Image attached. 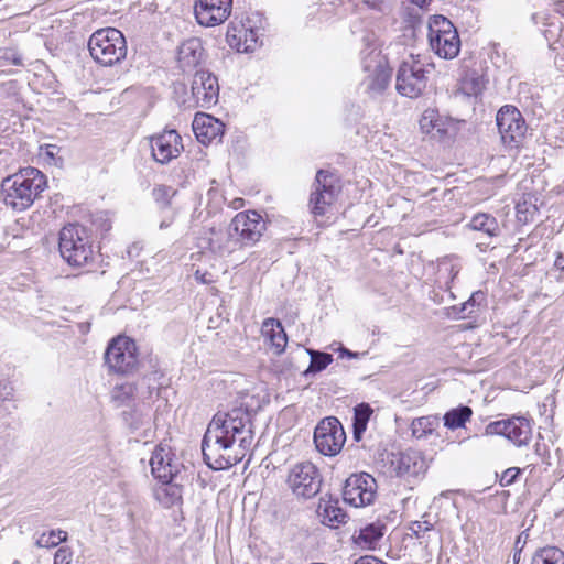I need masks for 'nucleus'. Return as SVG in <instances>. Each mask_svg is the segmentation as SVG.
Instances as JSON below:
<instances>
[{
	"label": "nucleus",
	"mask_w": 564,
	"mask_h": 564,
	"mask_svg": "<svg viewBox=\"0 0 564 564\" xmlns=\"http://www.w3.org/2000/svg\"><path fill=\"white\" fill-rule=\"evenodd\" d=\"M473 415V410L467 405H459L458 408L447 411L444 415V425L449 430H456L465 426Z\"/></svg>",
	"instance_id": "obj_29"
},
{
	"label": "nucleus",
	"mask_w": 564,
	"mask_h": 564,
	"mask_svg": "<svg viewBox=\"0 0 564 564\" xmlns=\"http://www.w3.org/2000/svg\"><path fill=\"white\" fill-rule=\"evenodd\" d=\"M261 334L265 341H269L275 354L280 355L284 351L288 343L286 333L279 319L267 318L261 326Z\"/></svg>",
	"instance_id": "obj_24"
},
{
	"label": "nucleus",
	"mask_w": 564,
	"mask_h": 564,
	"mask_svg": "<svg viewBox=\"0 0 564 564\" xmlns=\"http://www.w3.org/2000/svg\"><path fill=\"white\" fill-rule=\"evenodd\" d=\"M365 69H366V70H370V66H369V65H366V66H365Z\"/></svg>",
	"instance_id": "obj_56"
},
{
	"label": "nucleus",
	"mask_w": 564,
	"mask_h": 564,
	"mask_svg": "<svg viewBox=\"0 0 564 564\" xmlns=\"http://www.w3.org/2000/svg\"><path fill=\"white\" fill-rule=\"evenodd\" d=\"M318 513L323 519V523L332 528L346 523L347 520V514L339 506L338 500H322L318 505Z\"/></svg>",
	"instance_id": "obj_25"
},
{
	"label": "nucleus",
	"mask_w": 564,
	"mask_h": 564,
	"mask_svg": "<svg viewBox=\"0 0 564 564\" xmlns=\"http://www.w3.org/2000/svg\"><path fill=\"white\" fill-rule=\"evenodd\" d=\"M389 464L390 473L398 477H414L425 470V462L416 451L392 453Z\"/></svg>",
	"instance_id": "obj_19"
},
{
	"label": "nucleus",
	"mask_w": 564,
	"mask_h": 564,
	"mask_svg": "<svg viewBox=\"0 0 564 564\" xmlns=\"http://www.w3.org/2000/svg\"><path fill=\"white\" fill-rule=\"evenodd\" d=\"M232 0H195L194 14L199 25L213 28L223 24L230 15Z\"/></svg>",
	"instance_id": "obj_16"
},
{
	"label": "nucleus",
	"mask_w": 564,
	"mask_h": 564,
	"mask_svg": "<svg viewBox=\"0 0 564 564\" xmlns=\"http://www.w3.org/2000/svg\"><path fill=\"white\" fill-rule=\"evenodd\" d=\"M438 425L437 417L433 416H421L414 419L411 424L412 435L416 438L426 437L432 434L435 427Z\"/></svg>",
	"instance_id": "obj_34"
},
{
	"label": "nucleus",
	"mask_w": 564,
	"mask_h": 564,
	"mask_svg": "<svg viewBox=\"0 0 564 564\" xmlns=\"http://www.w3.org/2000/svg\"><path fill=\"white\" fill-rule=\"evenodd\" d=\"M73 560V551L68 546L59 547L54 554V564H70Z\"/></svg>",
	"instance_id": "obj_42"
},
{
	"label": "nucleus",
	"mask_w": 564,
	"mask_h": 564,
	"mask_svg": "<svg viewBox=\"0 0 564 564\" xmlns=\"http://www.w3.org/2000/svg\"><path fill=\"white\" fill-rule=\"evenodd\" d=\"M519 558H520V553H516V554L513 555V560H514V562H516V563H518Z\"/></svg>",
	"instance_id": "obj_55"
},
{
	"label": "nucleus",
	"mask_w": 564,
	"mask_h": 564,
	"mask_svg": "<svg viewBox=\"0 0 564 564\" xmlns=\"http://www.w3.org/2000/svg\"><path fill=\"white\" fill-rule=\"evenodd\" d=\"M354 564H387V563L376 556L365 555V556H360L359 558H357Z\"/></svg>",
	"instance_id": "obj_46"
},
{
	"label": "nucleus",
	"mask_w": 564,
	"mask_h": 564,
	"mask_svg": "<svg viewBox=\"0 0 564 564\" xmlns=\"http://www.w3.org/2000/svg\"><path fill=\"white\" fill-rule=\"evenodd\" d=\"M384 527L381 524L371 523L360 529L357 536V543L366 549H373L377 542L383 535Z\"/></svg>",
	"instance_id": "obj_31"
},
{
	"label": "nucleus",
	"mask_w": 564,
	"mask_h": 564,
	"mask_svg": "<svg viewBox=\"0 0 564 564\" xmlns=\"http://www.w3.org/2000/svg\"><path fill=\"white\" fill-rule=\"evenodd\" d=\"M465 88L468 89L469 95H478L481 93L484 85L482 79L480 77L471 78L470 82H465Z\"/></svg>",
	"instance_id": "obj_44"
},
{
	"label": "nucleus",
	"mask_w": 564,
	"mask_h": 564,
	"mask_svg": "<svg viewBox=\"0 0 564 564\" xmlns=\"http://www.w3.org/2000/svg\"><path fill=\"white\" fill-rule=\"evenodd\" d=\"M376 480L367 474H352L346 481L343 489L344 501L352 507H365L373 502L376 497Z\"/></svg>",
	"instance_id": "obj_14"
},
{
	"label": "nucleus",
	"mask_w": 564,
	"mask_h": 564,
	"mask_svg": "<svg viewBox=\"0 0 564 564\" xmlns=\"http://www.w3.org/2000/svg\"><path fill=\"white\" fill-rule=\"evenodd\" d=\"M163 486L158 489L156 498L165 507L170 508L182 502V487L173 484L172 480L162 481Z\"/></svg>",
	"instance_id": "obj_28"
},
{
	"label": "nucleus",
	"mask_w": 564,
	"mask_h": 564,
	"mask_svg": "<svg viewBox=\"0 0 564 564\" xmlns=\"http://www.w3.org/2000/svg\"><path fill=\"white\" fill-rule=\"evenodd\" d=\"M340 191V182L336 174L318 170L308 199L311 213L314 216H324L336 202Z\"/></svg>",
	"instance_id": "obj_7"
},
{
	"label": "nucleus",
	"mask_w": 564,
	"mask_h": 564,
	"mask_svg": "<svg viewBox=\"0 0 564 564\" xmlns=\"http://www.w3.org/2000/svg\"><path fill=\"white\" fill-rule=\"evenodd\" d=\"M46 187V176L37 169L28 167L3 180V202L15 210H25Z\"/></svg>",
	"instance_id": "obj_2"
},
{
	"label": "nucleus",
	"mask_w": 564,
	"mask_h": 564,
	"mask_svg": "<svg viewBox=\"0 0 564 564\" xmlns=\"http://www.w3.org/2000/svg\"><path fill=\"white\" fill-rule=\"evenodd\" d=\"M373 11L386 12L389 9V0H362Z\"/></svg>",
	"instance_id": "obj_45"
},
{
	"label": "nucleus",
	"mask_w": 564,
	"mask_h": 564,
	"mask_svg": "<svg viewBox=\"0 0 564 564\" xmlns=\"http://www.w3.org/2000/svg\"><path fill=\"white\" fill-rule=\"evenodd\" d=\"M192 96L188 107H199L209 109L217 104L219 97V85L217 77L207 70H197L193 77L191 85Z\"/></svg>",
	"instance_id": "obj_13"
},
{
	"label": "nucleus",
	"mask_w": 564,
	"mask_h": 564,
	"mask_svg": "<svg viewBox=\"0 0 564 564\" xmlns=\"http://www.w3.org/2000/svg\"><path fill=\"white\" fill-rule=\"evenodd\" d=\"M68 534L63 530H52L48 533H42L35 542L37 547H55L59 543L67 541Z\"/></svg>",
	"instance_id": "obj_36"
},
{
	"label": "nucleus",
	"mask_w": 564,
	"mask_h": 564,
	"mask_svg": "<svg viewBox=\"0 0 564 564\" xmlns=\"http://www.w3.org/2000/svg\"><path fill=\"white\" fill-rule=\"evenodd\" d=\"M229 226L242 248L254 246L267 230V223L260 214L254 210L238 213Z\"/></svg>",
	"instance_id": "obj_12"
},
{
	"label": "nucleus",
	"mask_w": 564,
	"mask_h": 564,
	"mask_svg": "<svg viewBox=\"0 0 564 564\" xmlns=\"http://www.w3.org/2000/svg\"><path fill=\"white\" fill-rule=\"evenodd\" d=\"M88 50L94 61L102 66H112L127 56L126 39L115 28L95 31L88 40Z\"/></svg>",
	"instance_id": "obj_3"
},
{
	"label": "nucleus",
	"mask_w": 564,
	"mask_h": 564,
	"mask_svg": "<svg viewBox=\"0 0 564 564\" xmlns=\"http://www.w3.org/2000/svg\"><path fill=\"white\" fill-rule=\"evenodd\" d=\"M150 466L152 474L161 481L173 480L176 467L172 465L169 453L162 446H158L151 456Z\"/></svg>",
	"instance_id": "obj_23"
},
{
	"label": "nucleus",
	"mask_w": 564,
	"mask_h": 564,
	"mask_svg": "<svg viewBox=\"0 0 564 564\" xmlns=\"http://www.w3.org/2000/svg\"><path fill=\"white\" fill-rule=\"evenodd\" d=\"M531 564H564V552L555 546H545L535 551Z\"/></svg>",
	"instance_id": "obj_32"
},
{
	"label": "nucleus",
	"mask_w": 564,
	"mask_h": 564,
	"mask_svg": "<svg viewBox=\"0 0 564 564\" xmlns=\"http://www.w3.org/2000/svg\"><path fill=\"white\" fill-rule=\"evenodd\" d=\"M412 2H414L415 4H423L425 0H411Z\"/></svg>",
	"instance_id": "obj_54"
},
{
	"label": "nucleus",
	"mask_w": 564,
	"mask_h": 564,
	"mask_svg": "<svg viewBox=\"0 0 564 564\" xmlns=\"http://www.w3.org/2000/svg\"><path fill=\"white\" fill-rule=\"evenodd\" d=\"M12 564H20L19 561H14Z\"/></svg>",
	"instance_id": "obj_58"
},
{
	"label": "nucleus",
	"mask_w": 564,
	"mask_h": 564,
	"mask_svg": "<svg viewBox=\"0 0 564 564\" xmlns=\"http://www.w3.org/2000/svg\"><path fill=\"white\" fill-rule=\"evenodd\" d=\"M520 540H521V536L518 538L516 544H519L520 543Z\"/></svg>",
	"instance_id": "obj_57"
},
{
	"label": "nucleus",
	"mask_w": 564,
	"mask_h": 564,
	"mask_svg": "<svg viewBox=\"0 0 564 564\" xmlns=\"http://www.w3.org/2000/svg\"><path fill=\"white\" fill-rule=\"evenodd\" d=\"M253 440L251 415L247 409L218 411L202 440L204 462L214 470L228 469L243 459Z\"/></svg>",
	"instance_id": "obj_1"
},
{
	"label": "nucleus",
	"mask_w": 564,
	"mask_h": 564,
	"mask_svg": "<svg viewBox=\"0 0 564 564\" xmlns=\"http://www.w3.org/2000/svg\"><path fill=\"white\" fill-rule=\"evenodd\" d=\"M192 127L197 140L202 144H209L215 140L220 141L225 124L210 115L196 113Z\"/></svg>",
	"instance_id": "obj_20"
},
{
	"label": "nucleus",
	"mask_w": 564,
	"mask_h": 564,
	"mask_svg": "<svg viewBox=\"0 0 564 564\" xmlns=\"http://www.w3.org/2000/svg\"><path fill=\"white\" fill-rule=\"evenodd\" d=\"M372 412L373 411L368 403H360L355 408L352 427L354 438L357 442L361 440Z\"/></svg>",
	"instance_id": "obj_30"
},
{
	"label": "nucleus",
	"mask_w": 564,
	"mask_h": 564,
	"mask_svg": "<svg viewBox=\"0 0 564 564\" xmlns=\"http://www.w3.org/2000/svg\"><path fill=\"white\" fill-rule=\"evenodd\" d=\"M520 473H521L520 468H517V467H511V468L506 469L500 477V480H499L500 486H502V487L510 486L511 484H513L516 481V479Z\"/></svg>",
	"instance_id": "obj_43"
},
{
	"label": "nucleus",
	"mask_w": 564,
	"mask_h": 564,
	"mask_svg": "<svg viewBox=\"0 0 564 564\" xmlns=\"http://www.w3.org/2000/svg\"><path fill=\"white\" fill-rule=\"evenodd\" d=\"M391 75V69L386 64L377 62L366 79L367 90L371 94H381L388 87Z\"/></svg>",
	"instance_id": "obj_26"
},
{
	"label": "nucleus",
	"mask_w": 564,
	"mask_h": 564,
	"mask_svg": "<svg viewBox=\"0 0 564 564\" xmlns=\"http://www.w3.org/2000/svg\"><path fill=\"white\" fill-rule=\"evenodd\" d=\"M206 273H200L198 270L195 272V279L200 283H209L210 280L206 278Z\"/></svg>",
	"instance_id": "obj_50"
},
{
	"label": "nucleus",
	"mask_w": 564,
	"mask_h": 564,
	"mask_svg": "<svg viewBox=\"0 0 564 564\" xmlns=\"http://www.w3.org/2000/svg\"><path fill=\"white\" fill-rule=\"evenodd\" d=\"M486 435H502L517 446L527 445L532 436L529 420L513 416L508 420L490 422L485 429Z\"/></svg>",
	"instance_id": "obj_15"
},
{
	"label": "nucleus",
	"mask_w": 564,
	"mask_h": 564,
	"mask_svg": "<svg viewBox=\"0 0 564 564\" xmlns=\"http://www.w3.org/2000/svg\"><path fill=\"white\" fill-rule=\"evenodd\" d=\"M135 343L127 337H117L108 346L105 360L109 368L118 373H130L137 369Z\"/></svg>",
	"instance_id": "obj_10"
},
{
	"label": "nucleus",
	"mask_w": 564,
	"mask_h": 564,
	"mask_svg": "<svg viewBox=\"0 0 564 564\" xmlns=\"http://www.w3.org/2000/svg\"><path fill=\"white\" fill-rule=\"evenodd\" d=\"M437 113L432 110L427 109L423 112L422 118L420 120V127L421 130L424 133H431L433 130H437V132H441L440 123H438Z\"/></svg>",
	"instance_id": "obj_37"
},
{
	"label": "nucleus",
	"mask_w": 564,
	"mask_h": 564,
	"mask_svg": "<svg viewBox=\"0 0 564 564\" xmlns=\"http://www.w3.org/2000/svg\"><path fill=\"white\" fill-rule=\"evenodd\" d=\"M153 388H151L145 378L137 382H123L116 384L111 390V401L117 408L133 405L135 402H144L151 398Z\"/></svg>",
	"instance_id": "obj_17"
},
{
	"label": "nucleus",
	"mask_w": 564,
	"mask_h": 564,
	"mask_svg": "<svg viewBox=\"0 0 564 564\" xmlns=\"http://www.w3.org/2000/svg\"><path fill=\"white\" fill-rule=\"evenodd\" d=\"M343 354H345V355H347V356H349V357H352V356H354V354H352V352H350V351H349V350H347V349H343Z\"/></svg>",
	"instance_id": "obj_53"
},
{
	"label": "nucleus",
	"mask_w": 564,
	"mask_h": 564,
	"mask_svg": "<svg viewBox=\"0 0 564 564\" xmlns=\"http://www.w3.org/2000/svg\"><path fill=\"white\" fill-rule=\"evenodd\" d=\"M59 151V148L55 144H47L46 145V155L50 158H54V155Z\"/></svg>",
	"instance_id": "obj_48"
},
{
	"label": "nucleus",
	"mask_w": 564,
	"mask_h": 564,
	"mask_svg": "<svg viewBox=\"0 0 564 564\" xmlns=\"http://www.w3.org/2000/svg\"><path fill=\"white\" fill-rule=\"evenodd\" d=\"M286 485L296 497L310 499L319 492L322 475L313 463L301 462L290 468Z\"/></svg>",
	"instance_id": "obj_8"
},
{
	"label": "nucleus",
	"mask_w": 564,
	"mask_h": 564,
	"mask_svg": "<svg viewBox=\"0 0 564 564\" xmlns=\"http://www.w3.org/2000/svg\"><path fill=\"white\" fill-rule=\"evenodd\" d=\"M485 301V293L482 291H477L471 294L469 300L463 303L459 315L462 318L469 317L474 313V307L479 306L481 302Z\"/></svg>",
	"instance_id": "obj_38"
},
{
	"label": "nucleus",
	"mask_w": 564,
	"mask_h": 564,
	"mask_svg": "<svg viewBox=\"0 0 564 564\" xmlns=\"http://www.w3.org/2000/svg\"><path fill=\"white\" fill-rule=\"evenodd\" d=\"M204 48L202 42L197 37H191L182 43L178 48L180 67L186 72L195 68L203 58Z\"/></svg>",
	"instance_id": "obj_22"
},
{
	"label": "nucleus",
	"mask_w": 564,
	"mask_h": 564,
	"mask_svg": "<svg viewBox=\"0 0 564 564\" xmlns=\"http://www.w3.org/2000/svg\"><path fill=\"white\" fill-rule=\"evenodd\" d=\"M95 224L100 228L102 232H107L111 229V223L109 219L105 218L104 216L98 217L95 220Z\"/></svg>",
	"instance_id": "obj_47"
},
{
	"label": "nucleus",
	"mask_w": 564,
	"mask_h": 564,
	"mask_svg": "<svg viewBox=\"0 0 564 564\" xmlns=\"http://www.w3.org/2000/svg\"><path fill=\"white\" fill-rule=\"evenodd\" d=\"M426 73V65L420 59V56L410 54L402 61L397 73L395 88L398 93L409 98L422 95L427 84Z\"/></svg>",
	"instance_id": "obj_6"
},
{
	"label": "nucleus",
	"mask_w": 564,
	"mask_h": 564,
	"mask_svg": "<svg viewBox=\"0 0 564 564\" xmlns=\"http://www.w3.org/2000/svg\"><path fill=\"white\" fill-rule=\"evenodd\" d=\"M153 159L161 164L177 158L183 149L182 139L175 130H167L150 140Z\"/></svg>",
	"instance_id": "obj_18"
},
{
	"label": "nucleus",
	"mask_w": 564,
	"mask_h": 564,
	"mask_svg": "<svg viewBox=\"0 0 564 564\" xmlns=\"http://www.w3.org/2000/svg\"><path fill=\"white\" fill-rule=\"evenodd\" d=\"M240 42L238 43L237 50L239 52H252L258 45V37L252 29L243 30V39L240 35Z\"/></svg>",
	"instance_id": "obj_39"
},
{
	"label": "nucleus",
	"mask_w": 564,
	"mask_h": 564,
	"mask_svg": "<svg viewBox=\"0 0 564 564\" xmlns=\"http://www.w3.org/2000/svg\"><path fill=\"white\" fill-rule=\"evenodd\" d=\"M409 529L416 539H421L425 532L433 529V524L427 520L413 521Z\"/></svg>",
	"instance_id": "obj_40"
},
{
	"label": "nucleus",
	"mask_w": 564,
	"mask_h": 564,
	"mask_svg": "<svg viewBox=\"0 0 564 564\" xmlns=\"http://www.w3.org/2000/svg\"><path fill=\"white\" fill-rule=\"evenodd\" d=\"M123 421L132 430L138 431L142 427L150 425V414L149 410L143 411L142 409H138L133 406L130 411H124L122 413Z\"/></svg>",
	"instance_id": "obj_33"
},
{
	"label": "nucleus",
	"mask_w": 564,
	"mask_h": 564,
	"mask_svg": "<svg viewBox=\"0 0 564 564\" xmlns=\"http://www.w3.org/2000/svg\"><path fill=\"white\" fill-rule=\"evenodd\" d=\"M175 191L165 185H160L153 189V197L156 202L162 203L164 205L169 204V199L172 195H174Z\"/></svg>",
	"instance_id": "obj_41"
},
{
	"label": "nucleus",
	"mask_w": 564,
	"mask_h": 564,
	"mask_svg": "<svg viewBox=\"0 0 564 564\" xmlns=\"http://www.w3.org/2000/svg\"><path fill=\"white\" fill-rule=\"evenodd\" d=\"M469 228L477 231H482L488 237H496L500 234V227L497 219L486 213L476 214L468 224Z\"/></svg>",
	"instance_id": "obj_27"
},
{
	"label": "nucleus",
	"mask_w": 564,
	"mask_h": 564,
	"mask_svg": "<svg viewBox=\"0 0 564 564\" xmlns=\"http://www.w3.org/2000/svg\"><path fill=\"white\" fill-rule=\"evenodd\" d=\"M311 356V362L308 368L303 372L304 376L316 373L324 370L333 361V356L327 352L316 351L313 349H306Z\"/></svg>",
	"instance_id": "obj_35"
},
{
	"label": "nucleus",
	"mask_w": 564,
	"mask_h": 564,
	"mask_svg": "<svg viewBox=\"0 0 564 564\" xmlns=\"http://www.w3.org/2000/svg\"><path fill=\"white\" fill-rule=\"evenodd\" d=\"M496 121L502 142L510 148H518L528 129L521 112L513 106H503Z\"/></svg>",
	"instance_id": "obj_11"
},
{
	"label": "nucleus",
	"mask_w": 564,
	"mask_h": 564,
	"mask_svg": "<svg viewBox=\"0 0 564 564\" xmlns=\"http://www.w3.org/2000/svg\"><path fill=\"white\" fill-rule=\"evenodd\" d=\"M524 205H525V203H524L523 205L518 204L516 208H517V216H518L519 220H524V221H527V220H528V217L524 215V214H525V212L523 210V206H524Z\"/></svg>",
	"instance_id": "obj_49"
},
{
	"label": "nucleus",
	"mask_w": 564,
	"mask_h": 564,
	"mask_svg": "<svg viewBox=\"0 0 564 564\" xmlns=\"http://www.w3.org/2000/svg\"><path fill=\"white\" fill-rule=\"evenodd\" d=\"M555 265L561 269V270H564V256L560 254L556 260H555Z\"/></svg>",
	"instance_id": "obj_51"
},
{
	"label": "nucleus",
	"mask_w": 564,
	"mask_h": 564,
	"mask_svg": "<svg viewBox=\"0 0 564 564\" xmlns=\"http://www.w3.org/2000/svg\"><path fill=\"white\" fill-rule=\"evenodd\" d=\"M59 252L68 264L82 267L93 260V245L79 225H67L59 232Z\"/></svg>",
	"instance_id": "obj_4"
},
{
	"label": "nucleus",
	"mask_w": 564,
	"mask_h": 564,
	"mask_svg": "<svg viewBox=\"0 0 564 564\" xmlns=\"http://www.w3.org/2000/svg\"><path fill=\"white\" fill-rule=\"evenodd\" d=\"M429 43L440 57L452 59L460 50L458 32L451 20L444 15H434L429 22Z\"/></svg>",
	"instance_id": "obj_5"
},
{
	"label": "nucleus",
	"mask_w": 564,
	"mask_h": 564,
	"mask_svg": "<svg viewBox=\"0 0 564 564\" xmlns=\"http://www.w3.org/2000/svg\"><path fill=\"white\" fill-rule=\"evenodd\" d=\"M346 441L344 427L334 416L323 419L314 431L316 449L325 456H336L340 453Z\"/></svg>",
	"instance_id": "obj_9"
},
{
	"label": "nucleus",
	"mask_w": 564,
	"mask_h": 564,
	"mask_svg": "<svg viewBox=\"0 0 564 564\" xmlns=\"http://www.w3.org/2000/svg\"><path fill=\"white\" fill-rule=\"evenodd\" d=\"M208 249L215 256L224 258L243 248L234 230H231V227L228 225V228L225 231H216L214 229L210 231Z\"/></svg>",
	"instance_id": "obj_21"
},
{
	"label": "nucleus",
	"mask_w": 564,
	"mask_h": 564,
	"mask_svg": "<svg viewBox=\"0 0 564 564\" xmlns=\"http://www.w3.org/2000/svg\"><path fill=\"white\" fill-rule=\"evenodd\" d=\"M170 224H171L170 221L167 223V221L163 220V221L160 224V229L167 228V227L170 226Z\"/></svg>",
	"instance_id": "obj_52"
}]
</instances>
